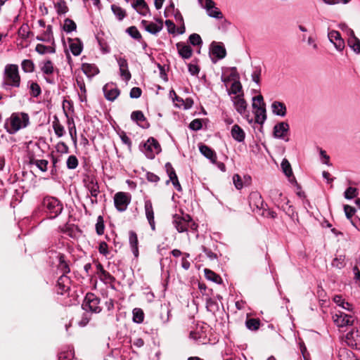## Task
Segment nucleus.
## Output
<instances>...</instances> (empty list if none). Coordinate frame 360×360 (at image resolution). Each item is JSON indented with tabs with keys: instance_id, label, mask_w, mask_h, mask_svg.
Wrapping results in <instances>:
<instances>
[{
	"instance_id": "nucleus-2",
	"label": "nucleus",
	"mask_w": 360,
	"mask_h": 360,
	"mask_svg": "<svg viewBox=\"0 0 360 360\" xmlns=\"http://www.w3.org/2000/svg\"><path fill=\"white\" fill-rule=\"evenodd\" d=\"M30 124V117L26 112H18L11 114L4 123V127L9 134H15L19 130Z\"/></svg>"
},
{
	"instance_id": "nucleus-9",
	"label": "nucleus",
	"mask_w": 360,
	"mask_h": 360,
	"mask_svg": "<svg viewBox=\"0 0 360 360\" xmlns=\"http://www.w3.org/2000/svg\"><path fill=\"white\" fill-rule=\"evenodd\" d=\"M332 318L335 324L339 328L352 326L354 322V316L340 311L335 312Z\"/></svg>"
},
{
	"instance_id": "nucleus-42",
	"label": "nucleus",
	"mask_w": 360,
	"mask_h": 360,
	"mask_svg": "<svg viewBox=\"0 0 360 360\" xmlns=\"http://www.w3.org/2000/svg\"><path fill=\"white\" fill-rule=\"evenodd\" d=\"M111 10L116 18L120 21L122 20L126 16L125 10L119 6L115 4L111 5Z\"/></svg>"
},
{
	"instance_id": "nucleus-33",
	"label": "nucleus",
	"mask_w": 360,
	"mask_h": 360,
	"mask_svg": "<svg viewBox=\"0 0 360 360\" xmlns=\"http://www.w3.org/2000/svg\"><path fill=\"white\" fill-rule=\"evenodd\" d=\"M255 115V122L259 124H263L266 120V109L264 106L253 108Z\"/></svg>"
},
{
	"instance_id": "nucleus-14",
	"label": "nucleus",
	"mask_w": 360,
	"mask_h": 360,
	"mask_svg": "<svg viewBox=\"0 0 360 360\" xmlns=\"http://www.w3.org/2000/svg\"><path fill=\"white\" fill-rule=\"evenodd\" d=\"M71 281L67 275H61L56 285V292L60 295H65L68 292L70 289Z\"/></svg>"
},
{
	"instance_id": "nucleus-50",
	"label": "nucleus",
	"mask_w": 360,
	"mask_h": 360,
	"mask_svg": "<svg viewBox=\"0 0 360 360\" xmlns=\"http://www.w3.org/2000/svg\"><path fill=\"white\" fill-rule=\"evenodd\" d=\"M77 28L76 23L71 19L66 18L64 21L63 30L67 33L75 31Z\"/></svg>"
},
{
	"instance_id": "nucleus-46",
	"label": "nucleus",
	"mask_w": 360,
	"mask_h": 360,
	"mask_svg": "<svg viewBox=\"0 0 360 360\" xmlns=\"http://www.w3.org/2000/svg\"><path fill=\"white\" fill-rule=\"evenodd\" d=\"M241 91H242V85H241V83L240 82V81H238V80L234 81L231 84V89H228L229 95L240 94V93Z\"/></svg>"
},
{
	"instance_id": "nucleus-28",
	"label": "nucleus",
	"mask_w": 360,
	"mask_h": 360,
	"mask_svg": "<svg viewBox=\"0 0 360 360\" xmlns=\"http://www.w3.org/2000/svg\"><path fill=\"white\" fill-rule=\"evenodd\" d=\"M82 70L89 78H92L99 73L98 67L94 64L83 63Z\"/></svg>"
},
{
	"instance_id": "nucleus-23",
	"label": "nucleus",
	"mask_w": 360,
	"mask_h": 360,
	"mask_svg": "<svg viewBox=\"0 0 360 360\" xmlns=\"http://www.w3.org/2000/svg\"><path fill=\"white\" fill-rule=\"evenodd\" d=\"M145 212H146V217L147 218V220L148 221V223L151 227L152 230H155V220H154V212L153 208V205L150 200H148L145 201Z\"/></svg>"
},
{
	"instance_id": "nucleus-38",
	"label": "nucleus",
	"mask_w": 360,
	"mask_h": 360,
	"mask_svg": "<svg viewBox=\"0 0 360 360\" xmlns=\"http://www.w3.org/2000/svg\"><path fill=\"white\" fill-rule=\"evenodd\" d=\"M58 360H72L74 357V350L72 347L60 351L58 355Z\"/></svg>"
},
{
	"instance_id": "nucleus-30",
	"label": "nucleus",
	"mask_w": 360,
	"mask_h": 360,
	"mask_svg": "<svg viewBox=\"0 0 360 360\" xmlns=\"http://www.w3.org/2000/svg\"><path fill=\"white\" fill-rule=\"evenodd\" d=\"M141 23L146 31L153 34H157L162 28V25L159 26L152 22H148L146 20H143Z\"/></svg>"
},
{
	"instance_id": "nucleus-45",
	"label": "nucleus",
	"mask_w": 360,
	"mask_h": 360,
	"mask_svg": "<svg viewBox=\"0 0 360 360\" xmlns=\"http://www.w3.org/2000/svg\"><path fill=\"white\" fill-rule=\"evenodd\" d=\"M345 264V256L342 255L336 256L332 262V266L339 269L344 268Z\"/></svg>"
},
{
	"instance_id": "nucleus-34",
	"label": "nucleus",
	"mask_w": 360,
	"mask_h": 360,
	"mask_svg": "<svg viewBox=\"0 0 360 360\" xmlns=\"http://www.w3.org/2000/svg\"><path fill=\"white\" fill-rule=\"evenodd\" d=\"M82 49L83 44L79 39L70 40V50L74 56H77L80 55Z\"/></svg>"
},
{
	"instance_id": "nucleus-43",
	"label": "nucleus",
	"mask_w": 360,
	"mask_h": 360,
	"mask_svg": "<svg viewBox=\"0 0 360 360\" xmlns=\"http://www.w3.org/2000/svg\"><path fill=\"white\" fill-rule=\"evenodd\" d=\"M22 70L26 73H32L34 71L35 65L32 60L25 59L21 63Z\"/></svg>"
},
{
	"instance_id": "nucleus-47",
	"label": "nucleus",
	"mask_w": 360,
	"mask_h": 360,
	"mask_svg": "<svg viewBox=\"0 0 360 360\" xmlns=\"http://www.w3.org/2000/svg\"><path fill=\"white\" fill-rule=\"evenodd\" d=\"M207 15L216 19H221L223 18L222 13L219 10V8H216L215 6H211V8L205 9Z\"/></svg>"
},
{
	"instance_id": "nucleus-44",
	"label": "nucleus",
	"mask_w": 360,
	"mask_h": 360,
	"mask_svg": "<svg viewBox=\"0 0 360 360\" xmlns=\"http://www.w3.org/2000/svg\"><path fill=\"white\" fill-rule=\"evenodd\" d=\"M204 271L205 276L207 280L213 281L216 283H219L221 281V277L212 270L205 269Z\"/></svg>"
},
{
	"instance_id": "nucleus-24",
	"label": "nucleus",
	"mask_w": 360,
	"mask_h": 360,
	"mask_svg": "<svg viewBox=\"0 0 360 360\" xmlns=\"http://www.w3.org/2000/svg\"><path fill=\"white\" fill-rule=\"evenodd\" d=\"M179 56L184 59H188L192 56L193 50L191 47L183 42L176 44Z\"/></svg>"
},
{
	"instance_id": "nucleus-16",
	"label": "nucleus",
	"mask_w": 360,
	"mask_h": 360,
	"mask_svg": "<svg viewBox=\"0 0 360 360\" xmlns=\"http://www.w3.org/2000/svg\"><path fill=\"white\" fill-rule=\"evenodd\" d=\"M104 96L106 100L110 101H115L120 95V90L113 83H108L103 87Z\"/></svg>"
},
{
	"instance_id": "nucleus-56",
	"label": "nucleus",
	"mask_w": 360,
	"mask_h": 360,
	"mask_svg": "<svg viewBox=\"0 0 360 360\" xmlns=\"http://www.w3.org/2000/svg\"><path fill=\"white\" fill-rule=\"evenodd\" d=\"M358 195V190L356 188L349 186L344 193V196L347 200H351Z\"/></svg>"
},
{
	"instance_id": "nucleus-8",
	"label": "nucleus",
	"mask_w": 360,
	"mask_h": 360,
	"mask_svg": "<svg viewBox=\"0 0 360 360\" xmlns=\"http://www.w3.org/2000/svg\"><path fill=\"white\" fill-rule=\"evenodd\" d=\"M249 205L253 212H256L258 214L264 209V207H267V205L264 203L261 194L257 191L250 193L249 195Z\"/></svg>"
},
{
	"instance_id": "nucleus-4",
	"label": "nucleus",
	"mask_w": 360,
	"mask_h": 360,
	"mask_svg": "<svg viewBox=\"0 0 360 360\" xmlns=\"http://www.w3.org/2000/svg\"><path fill=\"white\" fill-rule=\"evenodd\" d=\"M48 255L51 264L55 266L62 275H67L70 273V269L63 254L54 250H49L48 251Z\"/></svg>"
},
{
	"instance_id": "nucleus-36",
	"label": "nucleus",
	"mask_w": 360,
	"mask_h": 360,
	"mask_svg": "<svg viewBox=\"0 0 360 360\" xmlns=\"http://www.w3.org/2000/svg\"><path fill=\"white\" fill-rule=\"evenodd\" d=\"M53 129L57 137L60 138L65 134L64 127L60 123L58 118L55 116L52 123Z\"/></svg>"
},
{
	"instance_id": "nucleus-37",
	"label": "nucleus",
	"mask_w": 360,
	"mask_h": 360,
	"mask_svg": "<svg viewBox=\"0 0 360 360\" xmlns=\"http://www.w3.org/2000/svg\"><path fill=\"white\" fill-rule=\"evenodd\" d=\"M40 70L44 75H50L54 71L53 64L51 60H47L40 64Z\"/></svg>"
},
{
	"instance_id": "nucleus-22",
	"label": "nucleus",
	"mask_w": 360,
	"mask_h": 360,
	"mask_svg": "<svg viewBox=\"0 0 360 360\" xmlns=\"http://www.w3.org/2000/svg\"><path fill=\"white\" fill-rule=\"evenodd\" d=\"M131 6L141 15L146 16L149 12V8L145 0H134Z\"/></svg>"
},
{
	"instance_id": "nucleus-35",
	"label": "nucleus",
	"mask_w": 360,
	"mask_h": 360,
	"mask_svg": "<svg viewBox=\"0 0 360 360\" xmlns=\"http://www.w3.org/2000/svg\"><path fill=\"white\" fill-rule=\"evenodd\" d=\"M347 43L356 53H360V40L355 36L354 32L348 37Z\"/></svg>"
},
{
	"instance_id": "nucleus-3",
	"label": "nucleus",
	"mask_w": 360,
	"mask_h": 360,
	"mask_svg": "<svg viewBox=\"0 0 360 360\" xmlns=\"http://www.w3.org/2000/svg\"><path fill=\"white\" fill-rule=\"evenodd\" d=\"M20 86V76L18 66L15 64L6 65L4 73V80L1 83L2 88L6 91L11 90L12 87L18 88Z\"/></svg>"
},
{
	"instance_id": "nucleus-13",
	"label": "nucleus",
	"mask_w": 360,
	"mask_h": 360,
	"mask_svg": "<svg viewBox=\"0 0 360 360\" xmlns=\"http://www.w3.org/2000/svg\"><path fill=\"white\" fill-rule=\"evenodd\" d=\"M347 344L356 349H360V328L352 329L346 335Z\"/></svg>"
},
{
	"instance_id": "nucleus-7",
	"label": "nucleus",
	"mask_w": 360,
	"mask_h": 360,
	"mask_svg": "<svg viewBox=\"0 0 360 360\" xmlns=\"http://www.w3.org/2000/svg\"><path fill=\"white\" fill-rule=\"evenodd\" d=\"M131 195L129 193L117 192L114 196V205L119 212H124L131 202Z\"/></svg>"
},
{
	"instance_id": "nucleus-25",
	"label": "nucleus",
	"mask_w": 360,
	"mask_h": 360,
	"mask_svg": "<svg viewBox=\"0 0 360 360\" xmlns=\"http://www.w3.org/2000/svg\"><path fill=\"white\" fill-rule=\"evenodd\" d=\"M272 112L280 117H285L286 115L287 109L284 103L275 101L271 104Z\"/></svg>"
},
{
	"instance_id": "nucleus-59",
	"label": "nucleus",
	"mask_w": 360,
	"mask_h": 360,
	"mask_svg": "<svg viewBox=\"0 0 360 360\" xmlns=\"http://www.w3.org/2000/svg\"><path fill=\"white\" fill-rule=\"evenodd\" d=\"M188 41L193 46H200L202 44L200 36L196 33L191 34L188 37Z\"/></svg>"
},
{
	"instance_id": "nucleus-54",
	"label": "nucleus",
	"mask_w": 360,
	"mask_h": 360,
	"mask_svg": "<svg viewBox=\"0 0 360 360\" xmlns=\"http://www.w3.org/2000/svg\"><path fill=\"white\" fill-rule=\"evenodd\" d=\"M30 34L31 32H30L27 24H23L18 30L19 36L24 39H28Z\"/></svg>"
},
{
	"instance_id": "nucleus-18",
	"label": "nucleus",
	"mask_w": 360,
	"mask_h": 360,
	"mask_svg": "<svg viewBox=\"0 0 360 360\" xmlns=\"http://www.w3.org/2000/svg\"><path fill=\"white\" fill-rule=\"evenodd\" d=\"M120 69V76L127 82H128L131 76L129 71L128 63L124 58L119 57L116 58Z\"/></svg>"
},
{
	"instance_id": "nucleus-63",
	"label": "nucleus",
	"mask_w": 360,
	"mask_h": 360,
	"mask_svg": "<svg viewBox=\"0 0 360 360\" xmlns=\"http://www.w3.org/2000/svg\"><path fill=\"white\" fill-rule=\"evenodd\" d=\"M100 279L106 283H111L115 281V278L107 271H102V274L99 276Z\"/></svg>"
},
{
	"instance_id": "nucleus-52",
	"label": "nucleus",
	"mask_w": 360,
	"mask_h": 360,
	"mask_svg": "<svg viewBox=\"0 0 360 360\" xmlns=\"http://www.w3.org/2000/svg\"><path fill=\"white\" fill-rule=\"evenodd\" d=\"M289 201L288 200L286 202V207H283V210L288 214L292 220L298 221V215L297 213L295 212V210L292 205H288Z\"/></svg>"
},
{
	"instance_id": "nucleus-15",
	"label": "nucleus",
	"mask_w": 360,
	"mask_h": 360,
	"mask_svg": "<svg viewBox=\"0 0 360 360\" xmlns=\"http://www.w3.org/2000/svg\"><path fill=\"white\" fill-rule=\"evenodd\" d=\"M328 37L337 51H342L344 49L345 41L339 32L336 30H330L328 32Z\"/></svg>"
},
{
	"instance_id": "nucleus-17",
	"label": "nucleus",
	"mask_w": 360,
	"mask_h": 360,
	"mask_svg": "<svg viewBox=\"0 0 360 360\" xmlns=\"http://www.w3.org/2000/svg\"><path fill=\"white\" fill-rule=\"evenodd\" d=\"M167 174L169 178V179L167 181V184H168L170 181H172V185L178 191H181V186L179 184V181L178 180V177L176 176V172L174 169L173 168L172 164L170 162H167L165 165Z\"/></svg>"
},
{
	"instance_id": "nucleus-61",
	"label": "nucleus",
	"mask_w": 360,
	"mask_h": 360,
	"mask_svg": "<svg viewBox=\"0 0 360 360\" xmlns=\"http://www.w3.org/2000/svg\"><path fill=\"white\" fill-rule=\"evenodd\" d=\"M91 319V314L86 311L82 314L80 321H78V325L80 327L86 326Z\"/></svg>"
},
{
	"instance_id": "nucleus-31",
	"label": "nucleus",
	"mask_w": 360,
	"mask_h": 360,
	"mask_svg": "<svg viewBox=\"0 0 360 360\" xmlns=\"http://www.w3.org/2000/svg\"><path fill=\"white\" fill-rule=\"evenodd\" d=\"M36 39L40 41L52 42V44H54L52 26L49 25L46 27V30L44 32L43 34L41 36H37L36 37Z\"/></svg>"
},
{
	"instance_id": "nucleus-20",
	"label": "nucleus",
	"mask_w": 360,
	"mask_h": 360,
	"mask_svg": "<svg viewBox=\"0 0 360 360\" xmlns=\"http://www.w3.org/2000/svg\"><path fill=\"white\" fill-rule=\"evenodd\" d=\"M172 308L169 302H165L161 304L160 319L162 323L165 324L169 321L172 316Z\"/></svg>"
},
{
	"instance_id": "nucleus-11",
	"label": "nucleus",
	"mask_w": 360,
	"mask_h": 360,
	"mask_svg": "<svg viewBox=\"0 0 360 360\" xmlns=\"http://www.w3.org/2000/svg\"><path fill=\"white\" fill-rule=\"evenodd\" d=\"M290 129V126L286 122H280L274 125L273 129V135L274 138L288 141L289 139L287 137L288 133Z\"/></svg>"
},
{
	"instance_id": "nucleus-12",
	"label": "nucleus",
	"mask_w": 360,
	"mask_h": 360,
	"mask_svg": "<svg viewBox=\"0 0 360 360\" xmlns=\"http://www.w3.org/2000/svg\"><path fill=\"white\" fill-rule=\"evenodd\" d=\"M86 188L90 193V195H86V198L89 200L91 205H96L98 203L96 198L100 193L98 182L94 179H90L86 184Z\"/></svg>"
},
{
	"instance_id": "nucleus-58",
	"label": "nucleus",
	"mask_w": 360,
	"mask_h": 360,
	"mask_svg": "<svg viewBox=\"0 0 360 360\" xmlns=\"http://www.w3.org/2000/svg\"><path fill=\"white\" fill-rule=\"evenodd\" d=\"M67 167L69 169H75L78 166V160L75 155H70L66 162Z\"/></svg>"
},
{
	"instance_id": "nucleus-1",
	"label": "nucleus",
	"mask_w": 360,
	"mask_h": 360,
	"mask_svg": "<svg viewBox=\"0 0 360 360\" xmlns=\"http://www.w3.org/2000/svg\"><path fill=\"white\" fill-rule=\"evenodd\" d=\"M39 208L47 219H53L61 214L63 205L56 197L46 195L42 199Z\"/></svg>"
},
{
	"instance_id": "nucleus-26",
	"label": "nucleus",
	"mask_w": 360,
	"mask_h": 360,
	"mask_svg": "<svg viewBox=\"0 0 360 360\" xmlns=\"http://www.w3.org/2000/svg\"><path fill=\"white\" fill-rule=\"evenodd\" d=\"M199 150L202 155L210 160L212 162L214 163L217 161L216 153L207 146L201 144L199 146Z\"/></svg>"
},
{
	"instance_id": "nucleus-60",
	"label": "nucleus",
	"mask_w": 360,
	"mask_h": 360,
	"mask_svg": "<svg viewBox=\"0 0 360 360\" xmlns=\"http://www.w3.org/2000/svg\"><path fill=\"white\" fill-rule=\"evenodd\" d=\"M262 70L260 67H255L251 74L252 79L257 84H259Z\"/></svg>"
},
{
	"instance_id": "nucleus-10",
	"label": "nucleus",
	"mask_w": 360,
	"mask_h": 360,
	"mask_svg": "<svg viewBox=\"0 0 360 360\" xmlns=\"http://www.w3.org/2000/svg\"><path fill=\"white\" fill-rule=\"evenodd\" d=\"M191 221V217L188 214L184 216L175 214L173 217V224L179 233L187 231Z\"/></svg>"
},
{
	"instance_id": "nucleus-57",
	"label": "nucleus",
	"mask_w": 360,
	"mask_h": 360,
	"mask_svg": "<svg viewBox=\"0 0 360 360\" xmlns=\"http://www.w3.org/2000/svg\"><path fill=\"white\" fill-rule=\"evenodd\" d=\"M27 172H21L18 174H15V179L12 181V183L18 182V186L22 188H25L26 187V185L24 184V179H22L23 176H25L27 175Z\"/></svg>"
},
{
	"instance_id": "nucleus-5",
	"label": "nucleus",
	"mask_w": 360,
	"mask_h": 360,
	"mask_svg": "<svg viewBox=\"0 0 360 360\" xmlns=\"http://www.w3.org/2000/svg\"><path fill=\"white\" fill-rule=\"evenodd\" d=\"M100 298L95 294L88 292L84 297L82 306L85 311L98 314L102 310V307L100 306Z\"/></svg>"
},
{
	"instance_id": "nucleus-62",
	"label": "nucleus",
	"mask_w": 360,
	"mask_h": 360,
	"mask_svg": "<svg viewBox=\"0 0 360 360\" xmlns=\"http://www.w3.org/2000/svg\"><path fill=\"white\" fill-rule=\"evenodd\" d=\"M57 13L59 15L65 14L68 12V9L67 6L65 5V2L64 1H60L55 5Z\"/></svg>"
},
{
	"instance_id": "nucleus-27",
	"label": "nucleus",
	"mask_w": 360,
	"mask_h": 360,
	"mask_svg": "<svg viewBox=\"0 0 360 360\" xmlns=\"http://www.w3.org/2000/svg\"><path fill=\"white\" fill-rule=\"evenodd\" d=\"M281 169H282L283 173L285 174V175L287 177H288L289 181L291 183L295 182L297 184L296 179L292 174L291 165H290V162L286 159L283 160V161L281 162Z\"/></svg>"
},
{
	"instance_id": "nucleus-6",
	"label": "nucleus",
	"mask_w": 360,
	"mask_h": 360,
	"mask_svg": "<svg viewBox=\"0 0 360 360\" xmlns=\"http://www.w3.org/2000/svg\"><path fill=\"white\" fill-rule=\"evenodd\" d=\"M141 150L147 158L153 159L155 155L161 152V146L155 139L150 137L143 144Z\"/></svg>"
},
{
	"instance_id": "nucleus-55",
	"label": "nucleus",
	"mask_w": 360,
	"mask_h": 360,
	"mask_svg": "<svg viewBox=\"0 0 360 360\" xmlns=\"http://www.w3.org/2000/svg\"><path fill=\"white\" fill-rule=\"evenodd\" d=\"M104 229H105V225H104L103 218L102 216L100 215L98 217L97 221L96 224V231L97 234L99 236L103 235L104 233Z\"/></svg>"
},
{
	"instance_id": "nucleus-40",
	"label": "nucleus",
	"mask_w": 360,
	"mask_h": 360,
	"mask_svg": "<svg viewBox=\"0 0 360 360\" xmlns=\"http://www.w3.org/2000/svg\"><path fill=\"white\" fill-rule=\"evenodd\" d=\"M132 321L136 323H141L144 320V313L141 308H134L132 311Z\"/></svg>"
},
{
	"instance_id": "nucleus-53",
	"label": "nucleus",
	"mask_w": 360,
	"mask_h": 360,
	"mask_svg": "<svg viewBox=\"0 0 360 360\" xmlns=\"http://www.w3.org/2000/svg\"><path fill=\"white\" fill-rule=\"evenodd\" d=\"M131 119L134 121V122H136V123H139L141 122H143V121H145L146 120V117L143 113L142 111L141 110H135V111H133L131 114Z\"/></svg>"
},
{
	"instance_id": "nucleus-32",
	"label": "nucleus",
	"mask_w": 360,
	"mask_h": 360,
	"mask_svg": "<svg viewBox=\"0 0 360 360\" xmlns=\"http://www.w3.org/2000/svg\"><path fill=\"white\" fill-rule=\"evenodd\" d=\"M129 242L131 246V251L135 257L139 255L138 249V238L137 235L134 231H131L129 234Z\"/></svg>"
},
{
	"instance_id": "nucleus-39",
	"label": "nucleus",
	"mask_w": 360,
	"mask_h": 360,
	"mask_svg": "<svg viewBox=\"0 0 360 360\" xmlns=\"http://www.w3.org/2000/svg\"><path fill=\"white\" fill-rule=\"evenodd\" d=\"M30 93L34 98H37L41 93L40 86L35 82H28Z\"/></svg>"
},
{
	"instance_id": "nucleus-51",
	"label": "nucleus",
	"mask_w": 360,
	"mask_h": 360,
	"mask_svg": "<svg viewBox=\"0 0 360 360\" xmlns=\"http://www.w3.org/2000/svg\"><path fill=\"white\" fill-rule=\"evenodd\" d=\"M32 164L41 172H46L48 169L49 162L46 160H34L32 161Z\"/></svg>"
},
{
	"instance_id": "nucleus-64",
	"label": "nucleus",
	"mask_w": 360,
	"mask_h": 360,
	"mask_svg": "<svg viewBox=\"0 0 360 360\" xmlns=\"http://www.w3.org/2000/svg\"><path fill=\"white\" fill-rule=\"evenodd\" d=\"M56 150L58 153L67 154L69 153V148L67 144L63 141H60L56 146Z\"/></svg>"
},
{
	"instance_id": "nucleus-19",
	"label": "nucleus",
	"mask_w": 360,
	"mask_h": 360,
	"mask_svg": "<svg viewBox=\"0 0 360 360\" xmlns=\"http://www.w3.org/2000/svg\"><path fill=\"white\" fill-rule=\"evenodd\" d=\"M211 53L215 56L217 60H221L226 57V51L222 43L213 41L211 44Z\"/></svg>"
},
{
	"instance_id": "nucleus-41",
	"label": "nucleus",
	"mask_w": 360,
	"mask_h": 360,
	"mask_svg": "<svg viewBox=\"0 0 360 360\" xmlns=\"http://www.w3.org/2000/svg\"><path fill=\"white\" fill-rule=\"evenodd\" d=\"M35 51L39 54L44 55L47 53H54L56 52V49L54 46H48L41 44H38L35 47Z\"/></svg>"
},
{
	"instance_id": "nucleus-49",
	"label": "nucleus",
	"mask_w": 360,
	"mask_h": 360,
	"mask_svg": "<svg viewBox=\"0 0 360 360\" xmlns=\"http://www.w3.org/2000/svg\"><path fill=\"white\" fill-rule=\"evenodd\" d=\"M246 327L250 330H257L260 326V321L257 319H248L245 321Z\"/></svg>"
},
{
	"instance_id": "nucleus-29",
	"label": "nucleus",
	"mask_w": 360,
	"mask_h": 360,
	"mask_svg": "<svg viewBox=\"0 0 360 360\" xmlns=\"http://www.w3.org/2000/svg\"><path fill=\"white\" fill-rule=\"evenodd\" d=\"M232 138L238 142L245 140V134L243 129L238 124H234L231 131Z\"/></svg>"
},
{
	"instance_id": "nucleus-21",
	"label": "nucleus",
	"mask_w": 360,
	"mask_h": 360,
	"mask_svg": "<svg viewBox=\"0 0 360 360\" xmlns=\"http://www.w3.org/2000/svg\"><path fill=\"white\" fill-rule=\"evenodd\" d=\"M232 101L236 111L239 114L243 115L247 108V103L243 98V94L242 93L241 94H238L233 96L232 98Z\"/></svg>"
},
{
	"instance_id": "nucleus-48",
	"label": "nucleus",
	"mask_w": 360,
	"mask_h": 360,
	"mask_svg": "<svg viewBox=\"0 0 360 360\" xmlns=\"http://www.w3.org/2000/svg\"><path fill=\"white\" fill-rule=\"evenodd\" d=\"M126 32L133 39L141 41L142 37L136 27L131 26L126 30Z\"/></svg>"
}]
</instances>
